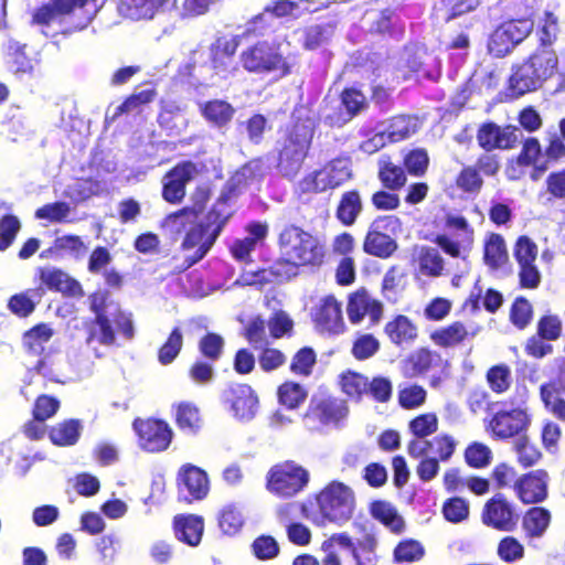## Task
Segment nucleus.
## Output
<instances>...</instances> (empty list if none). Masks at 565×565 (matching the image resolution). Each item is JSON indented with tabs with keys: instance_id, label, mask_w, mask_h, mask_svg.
I'll list each match as a JSON object with an SVG mask.
<instances>
[{
	"instance_id": "6ab92c4d",
	"label": "nucleus",
	"mask_w": 565,
	"mask_h": 565,
	"mask_svg": "<svg viewBox=\"0 0 565 565\" xmlns=\"http://www.w3.org/2000/svg\"><path fill=\"white\" fill-rule=\"evenodd\" d=\"M315 327L328 334H340L345 330L341 302L333 295H327L311 308Z\"/></svg>"
},
{
	"instance_id": "8fccbe9b",
	"label": "nucleus",
	"mask_w": 565,
	"mask_h": 565,
	"mask_svg": "<svg viewBox=\"0 0 565 565\" xmlns=\"http://www.w3.org/2000/svg\"><path fill=\"white\" fill-rule=\"evenodd\" d=\"M455 185L462 193L477 195L481 192L484 181L472 164L463 166L455 178Z\"/></svg>"
},
{
	"instance_id": "f8f14e48",
	"label": "nucleus",
	"mask_w": 565,
	"mask_h": 565,
	"mask_svg": "<svg viewBox=\"0 0 565 565\" xmlns=\"http://www.w3.org/2000/svg\"><path fill=\"white\" fill-rule=\"evenodd\" d=\"M563 334V321L556 313H544L536 322V333L531 335L525 344L524 352L533 359H543L554 352L550 342H555Z\"/></svg>"
},
{
	"instance_id": "c85d7f7f",
	"label": "nucleus",
	"mask_w": 565,
	"mask_h": 565,
	"mask_svg": "<svg viewBox=\"0 0 565 565\" xmlns=\"http://www.w3.org/2000/svg\"><path fill=\"white\" fill-rule=\"evenodd\" d=\"M477 331H470L462 321L457 320L431 331L429 339L436 347L444 349L456 348L472 339Z\"/></svg>"
},
{
	"instance_id": "f3484780",
	"label": "nucleus",
	"mask_w": 565,
	"mask_h": 565,
	"mask_svg": "<svg viewBox=\"0 0 565 565\" xmlns=\"http://www.w3.org/2000/svg\"><path fill=\"white\" fill-rule=\"evenodd\" d=\"M478 146L484 151L495 149H513L521 138L520 128L514 125L500 127L493 121H487L479 126L477 130Z\"/></svg>"
},
{
	"instance_id": "e2e57ef3",
	"label": "nucleus",
	"mask_w": 565,
	"mask_h": 565,
	"mask_svg": "<svg viewBox=\"0 0 565 565\" xmlns=\"http://www.w3.org/2000/svg\"><path fill=\"white\" fill-rule=\"evenodd\" d=\"M156 96L153 89H143L134 93L126 97L124 102L118 105L111 116V120H116L119 116L135 110H139L142 106L151 103Z\"/></svg>"
},
{
	"instance_id": "603ef678",
	"label": "nucleus",
	"mask_w": 565,
	"mask_h": 565,
	"mask_svg": "<svg viewBox=\"0 0 565 565\" xmlns=\"http://www.w3.org/2000/svg\"><path fill=\"white\" fill-rule=\"evenodd\" d=\"M429 162V154L425 148H414L404 153L402 166L407 174L420 178L427 173Z\"/></svg>"
},
{
	"instance_id": "5701e85b",
	"label": "nucleus",
	"mask_w": 565,
	"mask_h": 565,
	"mask_svg": "<svg viewBox=\"0 0 565 565\" xmlns=\"http://www.w3.org/2000/svg\"><path fill=\"white\" fill-rule=\"evenodd\" d=\"M241 43L238 35L218 36L210 46V62L217 74L227 75L238 70L235 55Z\"/></svg>"
},
{
	"instance_id": "79ce46f5",
	"label": "nucleus",
	"mask_w": 565,
	"mask_h": 565,
	"mask_svg": "<svg viewBox=\"0 0 565 565\" xmlns=\"http://www.w3.org/2000/svg\"><path fill=\"white\" fill-rule=\"evenodd\" d=\"M81 423L78 419H64L53 425L49 431L51 443L58 447H68L75 445L81 436Z\"/></svg>"
},
{
	"instance_id": "4be33fe9",
	"label": "nucleus",
	"mask_w": 565,
	"mask_h": 565,
	"mask_svg": "<svg viewBox=\"0 0 565 565\" xmlns=\"http://www.w3.org/2000/svg\"><path fill=\"white\" fill-rule=\"evenodd\" d=\"M347 312L352 324H358L369 317L371 326H376L383 317V303L365 289H360L349 297Z\"/></svg>"
},
{
	"instance_id": "c9c22d12",
	"label": "nucleus",
	"mask_w": 565,
	"mask_h": 565,
	"mask_svg": "<svg viewBox=\"0 0 565 565\" xmlns=\"http://www.w3.org/2000/svg\"><path fill=\"white\" fill-rule=\"evenodd\" d=\"M260 168V160H253L245 163L236 173L225 183L216 203L213 206L218 209V205H226L227 202L237 196L241 192L242 186L247 183L248 179L256 177V170Z\"/></svg>"
},
{
	"instance_id": "e433bc0d",
	"label": "nucleus",
	"mask_w": 565,
	"mask_h": 565,
	"mask_svg": "<svg viewBox=\"0 0 565 565\" xmlns=\"http://www.w3.org/2000/svg\"><path fill=\"white\" fill-rule=\"evenodd\" d=\"M544 82L557 71L558 56L553 46L541 45L525 61Z\"/></svg>"
},
{
	"instance_id": "20e7f679",
	"label": "nucleus",
	"mask_w": 565,
	"mask_h": 565,
	"mask_svg": "<svg viewBox=\"0 0 565 565\" xmlns=\"http://www.w3.org/2000/svg\"><path fill=\"white\" fill-rule=\"evenodd\" d=\"M238 64L248 74L275 75L286 78L294 73L296 63L291 55H285L277 40H257L245 46L238 54Z\"/></svg>"
},
{
	"instance_id": "a18cd8bd",
	"label": "nucleus",
	"mask_w": 565,
	"mask_h": 565,
	"mask_svg": "<svg viewBox=\"0 0 565 565\" xmlns=\"http://www.w3.org/2000/svg\"><path fill=\"white\" fill-rule=\"evenodd\" d=\"M308 397L307 390L294 381H285L277 387V398L281 406L292 411L299 408Z\"/></svg>"
},
{
	"instance_id": "09e8293b",
	"label": "nucleus",
	"mask_w": 565,
	"mask_h": 565,
	"mask_svg": "<svg viewBox=\"0 0 565 565\" xmlns=\"http://www.w3.org/2000/svg\"><path fill=\"white\" fill-rule=\"evenodd\" d=\"M425 555L424 545L415 539L399 541L393 550V562L396 564L414 563Z\"/></svg>"
},
{
	"instance_id": "13d9d810",
	"label": "nucleus",
	"mask_w": 565,
	"mask_h": 565,
	"mask_svg": "<svg viewBox=\"0 0 565 565\" xmlns=\"http://www.w3.org/2000/svg\"><path fill=\"white\" fill-rule=\"evenodd\" d=\"M438 416L433 412L419 414L408 423V429L413 435V438H427L435 434L438 430Z\"/></svg>"
},
{
	"instance_id": "774afa93",
	"label": "nucleus",
	"mask_w": 565,
	"mask_h": 565,
	"mask_svg": "<svg viewBox=\"0 0 565 565\" xmlns=\"http://www.w3.org/2000/svg\"><path fill=\"white\" fill-rule=\"evenodd\" d=\"M52 335L53 331L47 324L39 323L24 332L23 347L29 352H39Z\"/></svg>"
},
{
	"instance_id": "4468645a",
	"label": "nucleus",
	"mask_w": 565,
	"mask_h": 565,
	"mask_svg": "<svg viewBox=\"0 0 565 565\" xmlns=\"http://www.w3.org/2000/svg\"><path fill=\"white\" fill-rule=\"evenodd\" d=\"M480 518L482 524L490 529L511 532L516 527L520 514L515 504L498 492L484 502Z\"/></svg>"
},
{
	"instance_id": "a878e982",
	"label": "nucleus",
	"mask_w": 565,
	"mask_h": 565,
	"mask_svg": "<svg viewBox=\"0 0 565 565\" xmlns=\"http://www.w3.org/2000/svg\"><path fill=\"white\" fill-rule=\"evenodd\" d=\"M540 399L547 413L565 423V370L557 379L542 383L539 388Z\"/></svg>"
},
{
	"instance_id": "72a5a7b5",
	"label": "nucleus",
	"mask_w": 565,
	"mask_h": 565,
	"mask_svg": "<svg viewBox=\"0 0 565 565\" xmlns=\"http://www.w3.org/2000/svg\"><path fill=\"white\" fill-rule=\"evenodd\" d=\"M363 212V201L358 189L344 191L335 207V218L343 226H352Z\"/></svg>"
},
{
	"instance_id": "5fc2aeb1",
	"label": "nucleus",
	"mask_w": 565,
	"mask_h": 565,
	"mask_svg": "<svg viewBox=\"0 0 565 565\" xmlns=\"http://www.w3.org/2000/svg\"><path fill=\"white\" fill-rule=\"evenodd\" d=\"M513 449L518 463L524 469L535 466L542 458L541 450L526 436H520L514 441Z\"/></svg>"
},
{
	"instance_id": "7ed1b4c3",
	"label": "nucleus",
	"mask_w": 565,
	"mask_h": 565,
	"mask_svg": "<svg viewBox=\"0 0 565 565\" xmlns=\"http://www.w3.org/2000/svg\"><path fill=\"white\" fill-rule=\"evenodd\" d=\"M313 134V127L308 118H292L284 128L278 140L277 169L285 178L292 179L302 169L312 145Z\"/></svg>"
},
{
	"instance_id": "f03ea898",
	"label": "nucleus",
	"mask_w": 565,
	"mask_h": 565,
	"mask_svg": "<svg viewBox=\"0 0 565 565\" xmlns=\"http://www.w3.org/2000/svg\"><path fill=\"white\" fill-rule=\"evenodd\" d=\"M88 302L94 318L84 321L87 344L97 342L105 347L114 345L116 342L114 324L126 339L134 338L135 328L129 315L119 307L108 315L109 292L107 290L92 292L88 296Z\"/></svg>"
},
{
	"instance_id": "0eeeda50",
	"label": "nucleus",
	"mask_w": 565,
	"mask_h": 565,
	"mask_svg": "<svg viewBox=\"0 0 565 565\" xmlns=\"http://www.w3.org/2000/svg\"><path fill=\"white\" fill-rule=\"evenodd\" d=\"M316 501L322 522H330L341 526L353 518L355 494L343 482H329L316 494Z\"/></svg>"
},
{
	"instance_id": "0e129e2a",
	"label": "nucleus",
	"mask_w": 565,
	"mask_h": 565,
	"mask_svg": "<svg viewBox=\"0 0 565 565\" xmlns=\"http://www.w3.org/2000/svg\"><path fill=\"white\" fill-rule=\"evenodd\" d=\"M380 341L371 333L359 334L351 348V354L358 361L374 356L380 351Z\"/></svg>"
},
{
	"instance_id": "aec40b11",
	"label": "nucleus",
	"mask_w": 565,
	"mask_h": 565,
	"mask_svg": "<svg viewBox=\"0 0 565 565\" xmlns=\"http://www.w3.org/2000/svg\"><path fill=\"white\" fill-rule=\"evenodd\" d=\"M199 173L198 167L184 160L172 167L163 177L162 198L171 204L180 203L185 196L186 184Z\"/></svg>"
},
{
	"instance_id": "69168bd1",
	"label": "nucleus",
	"mask_w": 565,
	"mask_h": 565,
	"mask_svg": "<svg viewBox=\"0 0 565 565\" xmlns=\"http://www.w3.org/2000/svg\"><path fill=\"white\" fill-rule=\"evenodd\" d=\"M533 307L523 296L514 299L510 308V321L520 330L525 329L532 321Z\"/></svg>"
},
{
	"instance_id": "f704fd0d",
	"label": "nucleus",
	"mask_w": 565,
	"mask_h": 565,
	"mask_svg": "<svg viewBox=\"0 0 565 565\" xmlns=\"http://www.w3.org/2000/svg\"><path fill=\"white\" fill-rule=\"evenodd\" d=\"M446 362L439 352L426 347L418 348L412 352L405 364L414 376H422L428 372L440 369Z\"/></svg>"
},
{
	"instance_id": "2eb2a0df",
	"label": "nucleus",
	"mask_w": 565,
	"mask_h": 565,
	"mask_svg": "<svg viewBox=\"0 0 565 565\" xmlns=\"http://www.w3.org/2000/svg\"><path fill=\"white\" fill-rule=\"evenodd\" d=\"M348 415L344 401L330 395H315L303 414V419L313 428L339 425Z\"/></svg>"
},
{
	"instance_id": "ddd939ff",
	"label": "nucleus",
	"mask_w": 565,
	"mask_h": 565,
	"mask_svg": "<svg viewBox=\"0 0 565 565\" xmlns=\"http://www.w3.org/2000/svg\"><path fill=\"white\" fill-rule=\"evenodd\" d=\"M531 424V417L525 408L515 406L494 412L486 422L487 431L499 440H507L525 433Z\"/></svg>"
},
{
	"instance_id": "b1692460",
	"label": "nucleus",
	"mask_w": 565,
	"mask_h": 565,
	"mask_svg": "<svg viewBox=\"0 0 565 565\" xmlns=\"http://www.w3.org/2000/svg\"><path fill=\"white\" fill-rule=\"evenodd\" d=\"M96 0H51L43 3L32 12L31 23L34 25L49 26L60 17L72 14L75 9H82L89 2Z\"/></svg>"
},
{
	"instance_id": "1a4fd4ad",
	"label": "nucleus",
	"mask_w": 565,
	"mask_h": 565,
	"mask_svg": "<svg viewBox=\"0 0 565 565\" xmlns=\"http://www.w3.org/2000/svg\"><path fill=\"white\" fill-rule=\"evenodd\" d=\"M402 227V221L393 214L376 216L369 226L363 241V250L371 256L386 259L398 248L397 242L386 232L395 233Z\"/></svg>"
},
{
	"instance_id": "4c0bfd02",
	"label": "nucleus",
	"mask_w": 565,
	"mask_h": 565,
	"mask_svg": "<svg viewBox=\"0 0 565 565\" xmlns=\"http://www.w3.org/2000/svg\"><path fill=\"white\" fill-rule=\"evenodd\" d=\"M483 262L491 270H498L509 262V252L501 234H487L483 242Z\"/></svg>"
},
{
	"instance_id": "c03bdc74",
	"label": "nucleus",
	"mask_w": 565,
	"mask_h": 565,
	"mask_svg": "<svg viewBox=\"0 0 565 565\" xmlns=\"http://www.w3.org/2000/svg\"><path fill=\"white\" fill-rule=\"evenodd\" d=\"M486 382L492 393L504 395L513 384L511 367L505 363H498L490 366L486 372Z\"/></svg>"
},
{
	"instance_id": "a211bd4d",
	"label": "nucleus",
	"mask_w": 565,
	"mask_h": 565,
	"mask_svg": "<svg viewBox=\"0 0 565 565\" xmlns=\"http://www.w3.org/2000/svg\"><path fill=\"white\" fill-rule=\"evenodd\" d=\"M341 105L324 116V124L331 128H340L351 121L369 106L365 95L356 87H345L340 93Z\"/></svg>"
},
{
	"instance_id": "473e14b6",
	"label": "nucleus",
	"mask_w": 565,
	"mask_h": 565,
	"mask_svg": "<svg viewBox=\"0 0 565 565\" xmlns=\"http://www.w3.org/2000/svg\"><path fill=\"white\" fill-rule=\"evenodd\" d=\"M369 513L373 520L381 523L394 535H402L406 530V522L396 507L390 501L377 499L370 503Z\"/></svg>"
},
{
	"instance_id": "cd10ccee",
	"label": "nucleus",
	"mask_w": 565,
	"mask_h": 565,
	"mask_svg": "<svg viewBox=\"0 0 565 565\" xmlns=\"http://www.w3.org/2000/svg\"><path fill=\"white\" fill-rule=\"evenodd\" d=\"M175 539L191 547L200 545L204 533V519L198 514L180 513L172 519Z\"/></svg>"
},
{
	"instance_id": "2f4dec72",
	"label": "nucleus",
	"mask_w": 565,
	"mask_h": 565,
	"mask_svg": "<svg viewBox=\"0 0 565 565\" xmlns=\"http://www.w3.org/2000/svg\"><path fill=\"white\" fill-rule=\"evenodd\" d=\"M299 9V4L292 0H274L268 3L262 13L253 17L243 33L244 36H256L260 33L262 29L267 25L265 13H269L275 18H287L294 15Z\"/></svg>"
},
{
	"instance_id": "c756f323",
	"label": "nucleus",
	"mask_w": 565,
	"mask_h": 565,
	"mask_svg": "<svg viewBox=\"0 0 565 565\" xmlns=\"http://www.w3.org/2000/svg\"><path fill=\"white\" fill-rule=\"evenodd\" d=\"M384 333L396 347L413 344L419 335L418 326L405 315H395L384 326Z\"/></svg>"
},
{
	"instance_id": "3c124183",
	"label": "nucleus",
	"mask_w": 565,
	"mask_h": 565,
	"mask_svg": "<svg viewBox=\"0 0 565 565\" xmlns=\"http://www.w3.org/2000/svg\"><path fill=\"white\" fill-rule=\"evenodd\" d=\"M463 459L466 465L472 469H484L491 463L493 454L488 445L472 441L466 447Z\"/></svg>"
},
{
	"instance_id": "f257e3e1",
	"label": "nucleus",
	"mask_w": 565,
	"mask_h": 565,
	"mask_svg": "<svg viewBox=\"0 0 565 565\" xmlns=\"http://www.w3.org/2000/svg\"><path fill=\"white\" fill-rule=\"evenodd\" d=\"M196 212L190 207H183L167 216V225L172 232L179 234L185 231L180 248L188 253L184 257L185 268L201 262L215 244L231 214L212 206L205 217L195 223Z\"/></svg>"
},
{
	"instance_id": "37998d69",
	"label": "nucleus",
	"mask_w": 565,
	"mask_h": 565,
	"mask_svg": "<svg viewBox=\"0 0 565 565\" xmlns=\"http://www.w3.org/2000/svg\"><path fill=\"white\" fill-rule=\"evenodd\" d=\"M201 114L213 126L223 128L232 121L235 108L228 102L212 99L203 104Z\"/></svg>"
},
{
	"instance_id": "423d86ee",
	"label": "nucleus",
	"mask_w": 565,
	"mask_h": 565,
	"mask_svg": "<svg viewBox=\"0 0 565 565\" xmlns=\"http://www.w3.org/2000/svg\"><path fill=\"white\" fill-rule=\"evenodd\" d=\"M377 539L372 532L356 540L348 532L333 533L321 543V565H342L340 553L343 550L349 552L355 565H377Z\"/></svg>"
},
{
	"instance_id": "393cba45",
	"label": "nucleus",
	"mask_w": 565,
	"mask_h": 565,
	"mask_svg": "<svg viewBox=\"0 0 565 565\" xmlns=\"http://www.w3.org/2000/svg\"><path fill=\"white\" fill-rule=\"evenodd\" d=\"M173 420L178 429L191 437H195L204 428L205 422L199 406L190 401H181L171 406Z\"/></svg>"
},
{
	"instance_id": "864d4df0",
	"label": "nucleus",
	"mask_w": 565,
	"mask_h": 565,
	"mask_svg": "<svg viewBox=\"0 0 565 565\" xmlns=\"http://www.w3.org/2000/svg\"><path fill=\"white\" fill-rule=\"evenodd\" d=\"M183 348V333L179 327H174L166 341L158 349V361L162 365L171 364Z\"/></svg>"
},
{
	"instance_id": "dca6fc26",
	"label": "nucleus",
	"mask_w": 565,
	"mask_h": 565,
	"mask_svg": "<svg viewBox=\"0 0 565 565\" xmlns=\"http://www.w3.org/2000/svg\"><path fill=\"white\" fill-rule=\"evenodd\" d=\"M178 501L185 504L205 499L210 491L207 473L192 463L182 465L175 477Z\"/></svg>"
},
{
	"instance_id": "de8ad7c7",
	"label": "nucleus",
	"mask_w": 565,
	"mask_h": 565,
	"mask_svg": "<svg viewBox=\"0 0 565 565\" xmlns=\"http://www.w3.org/2000/svg\"><path fill=\"white\" fill-rule=\"evenodd\" d=\"M339 383L348 397L361 401L366 395L369 377L356 371L347 370L340 374Z\"/></svg>"
},
{
	"instance_id": "a19ab883",
	"label": "nucleus",
	"mask_w": 565,
	"mask_h": 565,
	"mask_svg": "<svg viewBox=\"0 0 565 565\" xmlns=\"http://www.w3.org/2000/svg\"><path fill=\"white\" fill-rule=\"evenodd\" d=\"M510 89L515 96L535 90L543 83L531 65L525 62L516 67L510 76Z\"/></svg>"
},
{
	"instance_id": "7c9ffc66",
	"label": "nucleus",
	"mask_w": 565,
	"mask_h": 565,
	"mask_svg": "<svg viewBox=\"0 0 565 565\" xmlns=\"http://www.w3.org/2000/svg\"><path fill=\"white\" fill-rule=\"evenodd\" d=\"M38 276L41 285L52 291L62 292L67 296H83L84 294L81 284L60 268L40 267Z\"/></svg>"
},
{
	"instance_id": "9d476101",
	"label": "nucleus",
	"mask_w": 565,
	"mask_h": 565,
	"mask_svg": "<svg viewBox=\"0 0 565 565\" xmlns=\"http://www.w3.org/2000/svg\"><path fill=\"white\" fill-rule=\"evenodd\" d=\"M132 429L140 449L149 454H159L169 449L174 431L168 422L160 418H135Z\"/></svg>"
},
{
	"instance_id": "680f3d73",
	"label": "nucleus",
	"mask_w": 565,
	"mask_h": 565,
	"mask_svg": "<svg viewBox=\"0 0 565 565\" xmlns=\"http://www.w3.org/2000/svg\"><path fill=\"white\" fill-rule=\"evenodd\" d=\"M330 32L326 24H312L302 29L301 46L306 51H316L327 44Z\"/></svg>"
},
{
	"instance_id": "ea45409f",
	"label": "nucleus",
	"mask_w": 565,
	"mask_h": 565,
	"mask_svg": "<svg viewBox=\"0 0 565 565\" xmlns=\"http://www.w3.org/2000/svg\"><path fill=\"white\" fill-rule=\"evenodd\" d=\"M377 179L382 188L391 191H399L407 183V172L403 166L386 158L379 162Z\"/></svg>"
},
{
	"instance_id": "39448f33",
	"label": "nucleus",
	"mask_w": 565,
	"mask_h": 565,
	"mask_svg": "<svg viewBox=\"0 0 565 565\" xmlns=\"http://www.w3.org/2000/svg\"><path fill=\"white\" fill-rule=\"evenodd\" d=\"M277 246L280 255L290 258L299 268L318 269L328 255L324 242L296 224L284 225L277 236Z\"/></svg>"
},
{
	"instance_id": "338daca9",
	"label": "nucleus",
	"mask_w": 565,
	"mask_h": 565,
	"mask_svg": "<svg viewBox=\"0 0 565 565\" xmlns=\"http://www.w3.org/2000/svg\"><path fill=\"white\" fill-rule=\"evenodd\" d=\"M198 348L205 360L214 363L223 354L224 339L215 332H207L200 339Z\"/></svg>"
},
{
	"instance_id": "9b49d317",
	"label": "nucleus",
	"mask_w": 565,
	"mask_h": 565,
	"mask_svg": "<svg viewBox=\"0 0 565 565\" xmlns=\"http://www.w3.org/2000/svg\"><path fill=\"white\" fill-rule=\"evenodd\" d=\"M352 178V171L341 159H333L300 180L305 193H321L341 186Z\"/></svg>"
},
{
	"instance_id": "49530a36",
	"label": "nucleus",
	"mask_w": 565,
	"mask_h": 565,
	"mask_svg": "<svg viewBox=\"0 0 565 565\" xmlns=\"http://www.w3.org/2000/svg\"><path fill=\"white\" fill-rule=\"evenodd\" d=\"M417 263L420 274L430 278L440 277L445 269L444 258L430 246H423L419 249Z\"/></svg>"
},
{
	"instance_id": "bb28decb",
	"label": "nucleus",
	"mask_w": 565,
	"mask_h": 565,
	"mask_svg": "<svg viewBox=\"0 0 565 565\" xmlns=\"http://www.w3.org/2000/svg\"><path fill=\"white\" fill-rule=\"evenodd\" d=\"M225 398L235 417L239 419H250L254 417L258 398L248 384L231 385L225 392Z\"/></svg>"
},
{
	"instance_id": "6e6d98bb",
	"label": "nucleus",
	"mask_w": 565,
	"mask_h": 565,
	"mask_svg": "<svg viewBox=\"0 0 565 565\" xmlns=\"http://www.w3.org/2000/svg\"><path fill=\"white\" fill-rule=\"evenodd\" d=\"M317 364V353L311 347L299 349L292 356L289 370L292 374L309 377Z\"/></svg>"
},
{
	"instance_id": "4d7b16f0",
	"label": "nucleus",
	"mask_w": 565,
	"mask_h": 565,
	"mask_svg": "<svg viewBox=\"0 0 565 565\" xmlns=\"http://www.w3.org/2000/svg\"><path fill=\"white\" fill-rule=\"evenodd\" d=\"M559 33L558 17L550 10H545L536 30L539 44L553 46Z\"/></svg>"
},
{
	"instance_id": "58836bf2",
	"label": "nucleus",
	"mask_w": 565,
	"mask_h": 565,
	"mask_svg": "<svg viewBox=\"0 0 565 565\" xmlns=\"http://www.w3.org/2000/svg\"><path fill=\"white\" fill-rule=\"evenodd\" d=\"M552 514L544 507H532L525 511L522 518V529L527 539L542 537L550 527Z\"/></svg>"
},
{
	"instance_id": "6e6552de",
	"label": "nucleus",
	"mask_w": 565,
	"mask_h": 565,
	"mask_svg": "<svg viewBox=\"0 0 565 565\" xmlns=\"http://www.w3.org/2000/svg\"><path fill=\"white\" fill-rule=\"evenodd\" d=\"M309 471L294 460L273 465L265 477L266 490L279 499H290L302 492L309 484Z\"/></svg>"
},
{
	"instance_id": "052dcab7",
	"label": "nucleus",
	"mask_w": 565,
	"mask_h": 565,
	"mask_svg": "<svg viewBox=\"0 0 565 565\" xmlns=\"http://www.w3.org/2000/svg\"><path fill=\"white\" fill-rule=\"evenodd\" d=\"M441 513L446 521L457 524L466 521L470 514L469 502L461 497H451L444 501Z\"/></svg>"
},
{
	"instance_id": "bf43d9fd",
	"label": "nucleus",
	"mask_w": 565,
	"mask_h": 565,
	"mask_svg": "<svg viewBox=\"0 0 565 565\" xmlns=\"http://www.w3.org/2000/svg\"><path fill=\"white\" fill-rule=\"evenodd\" d=\"M217 523L224 534L234 535L241 531L244 519L235 504H227L220 510Z\"/></svg>"
},
{
	"instance_id": "412c9836",
	"label": "nucleus",
	"mask_w": 565,
	"mask_h": 565,
	"mask_svg": "<svg viewBox=\"0 0 565 565\" xmlns=\"http://www.w3.org/2000/svg\"><path fill=\"white\" fill-rule=\"evenodd\" d=\"M550 477L546 470L536 469L521 475L514 481L513 490L523 504H537L548 497Z\"/></svg>"
}]
</instances>
